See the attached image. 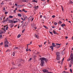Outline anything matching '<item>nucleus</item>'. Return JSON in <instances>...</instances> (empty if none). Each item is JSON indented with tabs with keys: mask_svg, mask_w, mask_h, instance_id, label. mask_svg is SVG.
<instances>
[{
	"mask_svg": "<svg viewBox=\"0 0 73 73\" xmlns=\"http://www.w3.org/2000/svg\"><path fill=\"white\" fill-rule=\"evenodd\" d=\"M65 25H65V24H64V23H63V24H62L61 25V27H65Z\"/></svg>",
	"mask_w": 73,
	"mask_h": 73,
	"instance_id": "nucleus-16",
	"label": "nucleus"
},
{
	"mask_svg": "<svg viewBox=\"0 0 73 73\" xmlns=\"http://www.w3.org/2000/svg\"><path fill=\"white\" fill-rule=\"evenodd\" d=\"M25 29H24L22 31V33H24V32H25Z\"/></svg>",
	"mask_w": 73,
	"mask_h": 73,
	"instance_id": "nucleus-32",
	"label": "nucleus"
},
{
	"mask_svg": "<svg viewBox=\"0 0 73 73\" xmlns=\"http://www.w3.org/2000/svg\"><path fill=\"white\" fill-rule=\"evenodd\" d=\"M12 64L13 65H15V63L13 62H12Z\"/></svg>",
	"mask_w": 73,
	"mask_h": 73,
	"instance_id": "nucleus-61",
	"label": "nucleus"
},
{
	"mask_svg": "<svg viewBox=\"0 0 73 73\" xmlns=\"http://www.w3.org/2000/svg\"><path fill=\"white\" fill-rule=\"evenodd\" d=\"M1 5H3V4H4V3H3V2H2L1 3Z\"/></svg>",
	"mask_w": 73,
	"mask_h": 73,
	"instance_id": "nucleus-42",
	"label": "nucleus"
},
{
	"mask_svg": "<svg viewBox=\"0 0 73 73\" xmlns=\"http://www.w3.org/2000/svg\"><path fill=\"white\" fill-rule=\"evenodd\" d=\"M62 11H64V9L63 8V7L62 8Z\"/></svg>",
	"mask_w": 73,
	"mask_h": 73,
	"instance_id": "nucleus-52",
	"label": "nucleus"
},
{
	"mask_svg": "<svg viewBox=\"0 0 73 73\" xmlns=\"http://www.w3.org/2000/svg\"><path fill=\"white\" fill-rule=\"evenodd\" d=\"M56 54L57 55L56 60H59L60 58V52H57Z\"/></svg>",
	"mask_w": 73,
	"mask_h": 73,
	"instance_id": "nucleus-2",
	"label": "nucleus"
},
{
	"mask_svg": "<svg viewBox=\"0 0 73 73\" xmlns=\"http://www.w3.org/2000/svg\"><path fill=\"white\" fill-rule=\"evenodd\" d=\"M2 38V35H0V38Z\"/></svg>",
	"mask_w": 73,
	"mask_h": 73,
	"instance_id": "nucleus-53",
	"label": "nucleus"
},
{
	"mask_svg": "<svg viewBox=\"0 0 73 73\" xmlns=\"http://www.w3.org/2000/svg\"><path fill=\"white\" fill-rule=\"evenodd\" d=\"M35 37L37 38H39V36L36 35V34H35Z\"/></svg>",
	"mask_w": 73,
	"mask_h": 73,
	"instance_id": "nucleus-11",
	"label": "nucleus"
},
{
	"mask_svg": "<svg viewBox=\"0 0 73 73\" xmlns=\"http://www.w3.org/2000/svg\"><path fill=\"white\" fill-rule=\"evenodd\" d=\"M73 60V56H70L69 59V60H68V61H69L70 60Z\"/></svg>",
	"mask_w": 73,
	"mask_h": 73,
	"instance_id": "nucleus-7",
	"label": "nucleus"
},
{
	"mask_svg": "<svg viewBox=\"0 0 73 73\" xmlns=\"http://www.w3.org/2000/svg\"><path fill=\"white\" fill-rule=\"evenodd\" d=\"M14 49H19V47H16L14 48Z\"/></svg>",
	"mask_w": 73,
	"mask_h": 73,
	"instance_id": "nucleus-27",
	"label": "nucleus"
},
{
	"mask_svg": "<svg viewBox=\"0 0 73 73\" xmlns=\"http://www.w3.org/2000/svg\"><path fill=\"white\" fill-rule=\"evenodd\" d=\"M56 46L57 47H56V48H60V46Z\"/></svg>",
	"mask_w": 73,
	"mask_h": 73,
	"instance_id": "nucleus-39",
	"label": "nucleus"
},
{
	"mask_svg": "<svg viewBox=\"0 0 73 73\" xmlns=\"http://www.w3.org/2000/svg\"><path fill=\"white\" fill-rule=\"evenodd\" d=\"M70 57H73V54L71 53V54H70Z\"/></svg>",
	"mask_w": 73,
	"mask_h": 73,
	"instance_id": "nucleus-36",
	"label": "nucleus"
},
{
	"mask_svg": "<svg viewBox=\"0 0 73 73\" xmlns=\"http://www.w3.org/2000/svg\"><path fill=\"white\" fill-rule=\"evenodd\" d=\"M18 66H21V65H20V64H19L18 65Z\"/></svg>",
	"mask_w": 73,
	"mask_h": 73,
	"instance_id": "nucleus-64",
	"label": "nucleus"
},
{
	"mask_svg": "<svg viewBox=\"0 0 73 73\" xmlns=\"http://www.w3.org/2000/svg\"><path fill=\"white\" fill-rule=\"evenodd\" d=\"M3 42H1L0 44V45H3Z\"/></svg>",
	"mask_w": 73,
	"mask_h": 73,
	"instance_id": "nucleus-44",
	"label": "nucleus"
},
{
	"mask_svg": "<svg viewBox=\"0 0 73 73\" xmlns=\"http://www.w3.org/2000/svg\"><path fill=\"white\" fill-rule=\"evenodd\" d=\"M55 45V44H54V43H53L52 44V45Z\"/></svg>",
	"mask_w": 73,
	"mask_h": 73,
	"instance_id": "nucleus-48",
	"label": "nucleus"
},
{
	"mask_svg": "<svg viewBox=\"0 0 73 73\" xmlns=\"http://www.w3.org/2000/svg\"><path fill=\"white\" fill-rule=\"evenodd\" d=\"M69 3L70 4H73V2L71 0L69 1Z\"/></svg>",
	"mask_w": 73,
	"mask_h": 73,
	"instance_id": "nucleus-17",
	"label": "nucleus"
},
{
	"mask_svg": "<svg viewBox=\"0 0 73 73\" xmlns=\"http://www.w3.org/2000/svg\"><path fill=\"white\" fill-rule=\"evenodd\" d=\"M68 44H69V43L68 42L66 43V45H67Z\"/></svg>",
	"mask_w": 73,
	"mask_h": 73,
	"instance_id": "nucleus-57",
	"label": "nucleus"
},
{
	"mask_svg": "<svg viewBox=\"0 0 73 73\" xmlns=\"http://www.w3.org/2000/svg\"><path fill=\"white\" fill-rule=\"evenodd\" d=\"M43 27H44V28H46V29H48V27H46V26L43 25Z\"/></svg>",
	"mask_w": 73,
	"mask_h": 73,
	"instance_id": "nucleus-19",
	"label": "nucleus"
},
{
	"mask_svg": "<svg viewBox=\"0 0 73 73\" xmlns=\"http://www.w3.org/2000/svg\"><path fill=\"white\" fill-rule=\"evenodd\" d=\"M70 72H71V73H72V69H70Z\"/></svg>",
	"mask_w": 73,
	"mask_h": 73,
	"instance_id": "nucleus-38",
	"label": "nucleus"
},
{
	"mask_svg": "<svg viewBox=\"0 0 73 73\" xmlns=\"http://www.w3.org/2000/svg\"><path fill=\"white\" fill-rule=\"evenodd\" d=\"M53 48V46L52 47V46H50V48L51 49H52V48Z\"/></svg>",
	"mask_w": 73,
	"mask_h": 73,
	"instance_id": "nucleus-40",
	"label": "nucleus"
},
{
	"mask_svg": "<svg viewBox=\"0 0 73 73\" xmlns=\"http://www.w3.org/2000/svg\"><path fill=\"white\" fill-rule=\"evenodd\" d=\"M62 55H64V54H65V52H64V51H62Z\"/></svg>",
	"mask_w": 73,
	"mask_h": 73,
	"instance_id": "nucleus-21",
	"label": "nucleus"
},
{
	"mask_svg": "<svg viewBox=\"0 0 73 73\" xmlns=\"http://www.w3.org/2000/svg\"><path fill=\"white\" fill-rule=\"evenodd\" d=\"M13 56H15V52H14L13 53Z\"/></svg>",
	"mask_w": 73,
	"mask_h": 73,
	"instance_id": "nucleus-25",
	"label": "nucleus"
},
{
	"mask_svg": "<svg viewBox=\"0 0 73 73\" xmlns=\"http://www.w3.org/2000/svg\"><path fill=\"white\" fill-rule=\"evenodd\" d=\"M8 44H9V42L7 41V38H5V45H8Z\"/></svg>",
	"mask_w": 73,
	"mask_h": 73,
	"instance_id": "nucleus-5",
	"label": "nucleus"
},
{
	"mask_svg": "<svg viewBox=\"0 0 73 73\" xmlns=\"http://www.w3.org/2000/svg\"><path fill=\"white\" fill-rule=\"evenodd\" d=\"M56 45H61V44H59L58 43H56Z\"/></svg>",
	"mask_w": 73,
	"mask_h": 73,
	"instance_id": "nucleus-26",
	"label": "nucleus"
},
{
	"mask_svg": "<svg viewBox=\"0 0 73 73\" xmlns=\"http://www.w3.org/2000/svg\"><path fill=\"white\" fill-rule=\"evenodd\" d=\"M5 47H8V45H6V44H5Z\"/></svg>",
	"mask_w": 73,
	"mask_h": 73,
	"instance_id": "nucleus-34",
	"label": "nucleus"
},
{
	"mask_svg": "<svg viewBox=\"0 0 73 73\" xmlns=\"http://www.w3.org/2000/svg\"><path fill=\"white\" fill-rule=\"evenodd\" d=\"M6 31V30H5V29H4V31H2V30H1V32H0V35H2V34L4 33H5V32Z\"/></svg>",
	"mask_w": 73,
	"mask_h": 73,
	"instance_id": "nucleus-4",
	"label": "nucleus"
},
{
	"mask_svg": "<svg viewBox=\"0 0 73 73\" xmlns=\"http://www.w3.org/2000/svg\"><path fill=\"white\" fill-rule=\"evenodd\" d=\"M27 25H28V22H25V23H24V24L23 23L21 25L23 28H26L27 26Z\"/></svg>",
	"mask_w": 73,
	"mask_h": 73,
	"instance_id": "nucleus-3",
	"label": "nucleus"
},
{
	"mask_svg": "<svg viewBox=\"0 0 73 73\" xmlns=\"http://www.w3.org/2000/svg\"><path fill=\"white\" fill-rule=\"evenodd\" d=\"M63 64V61H62V62H61V64Z\"/></svg>",
	"mask_w": 73,
	"mask_h": 73,
	"instance_id": "nucleus-54",
	"label": "nucleus"
},
{
	"mask_svg": "<svg viewBox=\"0 0 73 73\" xmlns=\"http://www.w3.org/2000/svg\"><path fill=\"white\" fill-rule=\"evenodd\" d=\"M11 28H12V27H13L14 26V24L12 23L11 24Z\"/></svg>",
	"mask_w": 73,
	"mask_h": 73,
	"instance_id": "nucleus-18",
	"label": "nucleus"
},
{
	"mask_svg": "<svg viewBox=\"0 0 73 73\" xmlns=\"http://www.w3.org/2000/svg\"><path fill=\"white\" fill-rule=\"evenodd\" d=\"M64 58H63L62 60V61H64Z\"/></svg>",
	"mask_w": 73,
	"mask_h": 73,
	"instance_id": "nucleus-55",
	"label": "nucleus"
},
{
	"mask_svg": "<svg viewBox=\"0 0 73 73\" xmlns=\"http://www.w3.org/2000/svg\"><path fill=\"white\" fill-rule=\"evenodd\" d=\"M42 71L44 73H45V72H48V70H43Z\"/></svg>",
	"mask_w": 73,
	"mask_h": 73,
	"instance_id": "nucleus-12",
	"label": "nucleus"
},
{
	"mask_svg": "<svg viewBox=\"0 0 73 73\" xmlns=\"http://www.w3.org/2000/svg\"><path fill=\"white\" fill-rule=\"evenodd\" d=\"M34 8H35V9H36L38 8V6H37V7L36 6H34L33 7Z\"/></svg>",
	"mask_w": 73,
	"mask_h": 73,
	"instance_id": "nucleus-15",
	"label": "nucleus"
},
{
	"mask_svg": "<svg viewBox=\"0 0 73 73\" xmlns=\"http://www.w3.org/2000/svg\"><path fill=\"white\" fill-rule=\"evenodd\" d=\"M13 16H9V18H11V19H12V18H13Z\"/></svg>",
	"mask_w": 73,
	"mask_h": 73,
	"instance_id": "nucleus-24",
	"label": "nucleus"
},
{
	"mask_svg": "<svg viewBox=\"0 0 73 73\" xmlns=\"http://www.w3.org/2000/svg\"><path fill=\"white\" fill-rule=\"evenodd\" d=\"M55 30H54L53 31H52V32L54 34H55V35H58V34L57 32H56L55 31Z\"/></svg>",
	"mask_w": 73,
	"mask_h": 73,
	"instance_id": "nucleus-8",
	"label": "nucleus"
},
{
	"mask_svg": "<svg viewBox=\"0 0 73 73\" xmlns=\"http://www.w3.org/2000/svg\"><path fill=\"white\" fill-rule=\"evenodd\" d=\"M8 27H6V30H8Z\"/></svg>",
	"mask_w": 73,
	"mask_h": 73,
	"instance_id": "nucleus-45",
	"label": "nucleus"
},
{
	"mask_svg": "<svg viewBox=\"0 0 73 73\" xmlns=\"http://www.w3.org/2000/svg\"><path fill=\"white\" fill-rule=\"evenodd\" d=\"M24 5H18L17 6L18 8H20V7H23L24 6Z\"/></svg>",
	"mask_w": 73,
	"mask_h": 73,
	"instance_id": "nucleus-6",
	"label": "nucleus"
},
{
	"mask_svg": "<svg viewBox=\"0 0 73 73\" xmlns=\"http://www.w3.org/2000/svg\"><path fill=\"white\" fill-rule=\"evenodd\" d=\"M21 35L20 34L18 35L17 36V38H19L20 37H21Z\"/></svg>",
	"mask_w": 73,
	"mask_h": 73,
	"instance_id": "nucleus-20",
	"label": "nucleus"
},
{
	"mask_svg": "<svg viewBox=\"0 0 73 73\" xmlns=\"http://www.w3.org/2000/svg\"><path fill=\"white\" fill-rule=\"evenodd\" d=\"M31 25L32 26V28H35V25Z\"/></svg>",
	"mask_w": 73,
	"mask_h": 73,
	"instance_id": "nucleus-29",
	"label": "nucleus"
},
{
	"mask_svg": "<svg viewBox=\"0 0 73 73\" xmlns=\"http://www.w3.org/2000/svg\"><path fill=\"white\" fill-rule=\"evenodd\" d=\"M15 21H17V22H19V21H20V19L17 18L15 19Z\"/></svg>",
	"mask_w": 73,
	"mask_h": 73,
	"instance_id": "nucleus-9",
	"label": "nucleus"
},
{
	"mask_svg": "<svg viewBox=\"0 0 73 73\" xmlns=\"http://www.w3.org/2000/svg\"><path fill=\"white\" fill-rule=\"evenodd\" d=\"M69 66L70 67H71L72 66V65L71 64H69Z\"/></svg>",
	"mask_w": 73,
	"mask_h": 73,
	"instance_id": "nucleus-59",
	"label": "nucleus"
},
{
	"mask_svg": "<svg viewBox=\"0 0 73 73\" xmlns=\"http://www.w3.org/2000/svg\"><path fill=\"white\" fill-rule=\"evenodd\" d=\"M58 24H62V22L61 21H59V22H58Z\"/></svg>",
	"mask_w": 73,
	"mask_h": 73,
	"instance_id": "nucleus-28",
	"label": "nucleus"
},
{
	"mask_svg": "<svg viewBox=\"0 0 73 73\" xmlns=\"http://www.w3.org/2000/svg\"><path fill=\"white\" fill-rule=\"evenodd\" d=\"M21 61H23L24 62V60L21 59Z\"/></svg>",
	"mask_w": 73,
	"mask_h": 73,
	"instance_id": "nucleus-43",
	"label": "nucleus"
},
{
	"mask_svg": "<svg viewBox=\"0 0 73 73\" xmlns=\"http://www.w3.org/2000/svg\"><path fill=\"white\" fill-rule=\"evenodd\" d=\"M54 25H57V23H56V22H55L54 23Z\"/></svg>",
	"mask_w": 73,
	"mask_h": 73,
	"instance_id": "nucleus-31",
	"label": "nucleus"
},
{
	"mask_svg": "<svg viewBox=\"0 0 73 73\" xmlns=\"http://www.w3.org/2000/svg\"><path fill=\"white\" fill-rule=\"evenodd\" d=\"M52 27L53 28H55V27H54V26H52Z\"/></svg>",
	"mask_w": 73,
	"mask_h": 73,
	"instance_id": "nucleus-56",
	"label": "nucleus"
},
{
	"mask_svg": "<svg viewBox=\"0 0 73 73\" xmlns=\"http://www.w3.org/2000/svg\"><path fill=\"white\" fill-rule=\"evenodd\" d=\"M52 18H54V17H55V15H52Z\"/></svg>",
	"mask_w": 73,
	"mask_h": 73,
	"instance_id": "nucleus-41",
	"label": "nucleus"
},
{
	"mask_svg": "<svg viewBox=\"0 0 73 73\" xmlns=\"http://www.w3.org/2000/svg\"><path fill=\"white\" fill-rule=\"evenodd\" d=\"M15 6H17V4L15 3Z\"/></svg>",
	"mask_w": 73,
	"mask_h": 73,
	"instance_id": "nucleus-60",
	"label": "nucleus"
},
{
	"mask_svg": "<svg viewBox=\"0 0 73 73\" xmlns=\"http://www.w3.org/2000/svg\"><path fill=\"white\" fill-rule=\"evenodd\" d=\"M27 48H28V44L27 45Z\"/></svg>",
	"mask_w": 73,
	"mask_h": 73,
	"instance_id": "nucleus-62",
	"label": "nucleus"
},
{
	"mask_svg": "<svg viewBox=\"0 0 73 73\" xmlns=\"http://www.w3.org/2000/svg\"><path fill=\"white\" fill-rule=\"evenodd\" d=\"M65 71H63V72H62V73H65Z\"/></svg>",
	"mask_w": 73,
	"mask_h": 73,
	"instance_id": "nucleus-63",
	"label": "nucleus"
},
{
	"mask_svg": "<svg viewBox=\"0 0 73 73\" xmlns=\"http://www.w3.org/2000/svg\"><path fill=\"white\" fill-rule=\"evenodd\" d=\"M9 23H12V24H13V20H9Z\"/></svg>",
	"mask_w": 73,
	"mask_h": 73,
	"instance_id": "nucleus-10",
	"label": "nucleus"
},
{
	"mask_svg": "<svg viewBox=\"0 0 73 73\" xmlns=\"http://www.w3.org/2000/svg\"><path fill=\"white\" fill-rule=\"evenodd\" d=\"M31 60H32V58H30V59L29 60V61H31Z\"/></svg>",
	"mask_w": 73,
	"mask_h": 73,
	"instance_id": "nucleus-50",
	"label": "nucleus"
},
{
	"mask_svg": "<svg viewBox=\"0 0 73 73\" xmlns=\"http://www.w3.org/2000/svg\"><path fill=\"white\" fill-rule=\"evenodd\" d=\"M40 59L41 60L40 65L41 66H44L45 65V62L44 61H45L46 62L47 61H48V60H47L45 58H40Z\"/></svg>",
	"mask_w": 73,
	"mask_h": 73,
	"instance_id": "nucleus-1",
	"label": "nucleus"
},
{
	"mask_svg": "<svg viewBox=\"0 0 73 73\" xmlns=\"http://www.w3.org/2000/svg\"><path fill=\"white\" fill-rule=\"evenodd\" d=\"M5 13V15H7L8 13L7 11H6Z\"/></svg>",
	"mask_w": 73,
	"mask_h": 73,
	"instance_id": "nucleus-47",
	"label": "nucleus"
},
{
	"mask_svg": "<svg viewBox=\"0 0 73 73\" xmlns=\"http://www.w3.org/2000/svg\"><path fill=\"white\" fill-rule=\"evenodd\" d=\"M49 32H50V34H51V35H53V33H52V32L49 31Z\"/></svg>",
	"mask_w": 73,
	"mask_h": 73,
	"instance_id": "nucleus-35",
	"label": "nucleus"
},
{
	"mask_svg": "<svg viewBox=\"0 0 73 73\" xmlns=\"http://www.w3.org/2000/svg\"><path fill=\"white\" fill-rule=\"evenodd\" d=\"M17 23V21H14L13 22L14 23Z\"/></svg>",
	"mask_w": 73,
	"mask_h": 73,
	"instance_id": "nucleus-49",
	"label": "nucleus"
},
{
	"mask_svg": "<svg viewBox=\"0 0 73 73\" xmlns=\"http://www.w3.org/2000/svg\"><path fill=\"white\" fill-rule=\"evenodd\" d=\"M52 46L53 48L54 47H56V46H56V45H54L52 46L51 47H52Z\"/></svg>",
	"mask_w": 73,
	"mask_h": 73,
	"instance_id": "nucleus-30",
	"label": "nucleus"
},
{
	"mask_svg": "<svg viewBox=\"0 0 73 73\" xmlns=\"http://www.w3.org/2000/svg\"><path fill=\"white\" fill-rule=\"evenodd\" d=\"M33 2H35V3H37V1H36V0H33L32 1Z\"/></svg>",
	"mask_w": 73,
	"mask_h": 73,
	"instance_id": "nucleus-22",
	"label": "nucleus"
},
{
	"mask_svg": "<svg viewBox=\"0 0 73 73\" xmlns=\"http://www.w3.org/2000/svg\"><path fill=\"white\" fill-rule=\"evenodd\" d=\"M8 17H7V19H6V21H8V20H9V19H8Z\"/></svg>",
	"mask_w": 73,
	"mask_h": 73,
	"instance_id": "nucleus-46",
	"label": "nucleus"
},
{
	"mask_svg": "<svg viewBox=\"0 0 73 73\" xmlns=\"http://www.w3.org/2000/svg\"><path fill=\"white\" fill-rule=\"evenodd\" d=\"M3 10H5V7H3Z\"/></svg>",
	"mask_w": 73,
	"mask_h": 73,
	"instance_id": "nucleus-51",
	"label": "nucleus"
},
{
	"mask_svg": "<svg viewBox=\"0 0 73 73\" xmlns=\"http://www.w3.org/2000/svg\"><path fill=\"white\" fill-rule=\"evenodd\" d=\"M17 15L19 17H21V16H22V15H21V14L20 13H18Z\"/></svg>",
	"mask_w": 73,
	"mask_h": 73,
	"instance_id": "nucleus-14",
	"label": "nucleus"
},
{
	"mask_svg": "<svg viewBox=\"0 0 73 73\" xmlns=\"http://www.w3.org/2000/svg\"><path fill=\"white\" fill-rule=\"evenodd\" d=\"M22 12H24L25 13H27V11L25 10V9H23V11H22Z\"/></svg>",
	"mask_w": 73,
	"mask_h": 73,
	"instance_id": "nucleus-13",
	"label": "nucleus"
},
{
	"mask_svg": "<svg viewBox=\"0 0 73 73\" xmlns=\"http://www.w3.org/2000/svg\"><path fill=\"white\" fill-rule=\"evenodd\" d=\"M71 64H73V60H71Z\"/></svg>",
	"mask_w": 73,
	"mask_h": 73,
	"instance_id": "nucleus-33",
	"label": "nucleus"
},
{
	"mask_svg": "<svg viewBox=\"0 0 73 73\" xmlns=\"http://www.w3.org/2000/svg\"><path fill=\"white\" fill-rule=\"evenodd\" d=\"M26 50L27 52V51H28V50H29V49H28V48H27L26 49Z\"/></svg>",
	"mask_w": 73,
	"mask_h": 73,
	"instance_id": "nucleus-37",
	"label": "nucleus"
},
{
	"mask_svg": "<svg viewBox=\"0 0 73 73\" xmlns=\"http://www.w3.org/2000/svg\"><path fill=\"white\" fill-rule=\"evenodd\" d=\"M15 69V67H13L11 68V70H12V69L13 70V69Z\"/></svg>",
	"mask_w": 73,
	"mask_h": 73,
	"instance_id": "nucleus-23",
	"label": "nucleus"
},
{
	"mask_svg": "<svg viewBox=\"0 0 73 73\" xmlns=\"http://www.w3.org/2000/svg\"><path fill=\"white\" fill-rule=\"evenodd\" d=\"M19 12H22V11L21 10H19Z\"/></svg>",
	"mask_w": 73,
	"mask_h": 73,
	"instance_id": "nucleus-58",
	"label": "nucleus"
}]
</instances>
